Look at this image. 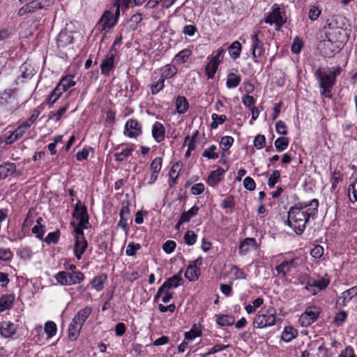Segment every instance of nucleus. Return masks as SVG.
Segmentation results:
<instances>
[{"label": "nucleus", "instance_id": "f257e3e1", "mask_svg": "<svg viewBox=\"0 0 357 357\" xmlns=\"http://www.w3.org/2000/svg\"><path fill=\"white\" fill-rule=\"evenodd\" d=\"M319 201L313 199L309 202H299L291 206L288 212L287 224L297 234H301L310 217L317 213Z\"/></svg>", "mask_w": 357, "mask_h": 357}, {"label": "nucleus", "instance_id": "f03ea898", "mask_svg": "<svg viewBox=\"0 0 357 357\" xmlns=\"http://www.w3.org/2000/svg\"><path fill=\"white\" fill-rule=\"evenodd\" d=\"M298 280L302 285L305 286V289L316 294L319 291L326 289L330 283V280L326 278H321L317 280L308 275L303 273L298 277Z\"/></svg>", "mask_w": 357, "mask_h": 357}, {"label": "nucleus", "instance_id": "7ed1b4c3", "mask_svg": "<svg viewBox=\"0 0 357 357\" xmlns=\"http://www.w3.org/2000/svg\"><path fill=\"white\" fill-rule=\"evenodd\" d=\"M314 76L321 89V95L324 98H331L332 90L335 82L328 75L326 71H323L320 68L314 71Z\"/></svg>", "mask_w": 357, "mask_h": 357}, {"label": "nucleus", "instance_id": "20e7f679", "mask_svg": "<svg viewBox=\"0 0 357 357\" xmlns=\"http://www.w3.org/2000/svg\"><path fill=\"white\" fill-rule=\"evenodd\" d=\"M276 322L275 313L273 310H264L261 309L253 321V326L263 328L273 326Z\"/></svg>", "mask_w": 357, "mask_h": 357}, {"label": "nucleus", "instance_id": "39448f33", "mask_svg": "<svg viewBox=\"0 0 357 357\" xmlns=\"http://www.w3.org/2000/svg\"><path fill=\"white\" fill-rule=\"evenodd\" d=\"M53 3V0H33L22 7L18 11V15L23 16L26 13H34L38 10L51 6Z\"/></svg>", "mask_w": 357, "mask_h": 357}, {"label": "nucleus", "instance_id": "423d86ee", "mask_svg": "<svg viewBox=\"0 0 357 357\" xmlns=\"http://www.w3.org/2000/svg\"><path fill=\"white\" fill-rule=\"evenodd\" d=\"M264 22L267 24H275V29L279 30L286 22L284 13L281 11L280 8L276 4L274 5L272 12L269 13Z\"/></svg>", "mask_w": 357, "mask_h": 357}, {"label": "nucleus", "instance_id": "0eeeda50", "mask_svg": "<svg viewBox=\"0 0 357 357\" xmlns=\"http://www.w3.org/2000/svg\"><path fill=\"white\" fill-rule=\"evenodd\" d=\"M319 310L316 307H310L300 316L298 321L302 326L307 327L318 318Z\"/></svg>", "mask_w": 357, "mask_h": 357}, {"label": "nucleus", "instance_id": "6e6552de", "mask_svg": "<svg viewBox=\"0 0 357 357\" xmlns=\"http://www.w3.org/2000/svg\"><path fill=\"white\" fill-rule=\"evenodd\" d=\"M135 147L136 146L134 144L117 146L114 149L116 151L114 153L115 160L119 162L124 161L128 157L131 155Z\"/></svg>", "mask_w": 357, "mask_h": 357}, {"label": "nucleus", "instance_id": "1a4fd4ad", "mask_svg": "<svg viewBox=\"0 0 357 357\" xmlns=\"http://www.w3.org/2000/svg\"><path fill=\"white\" fill-rule=\"evenodd\" d=\"M73 216L79 220V225L84 226L89 224V215L87 212V208L85 205L81 204L80 201L75 206Z\"/></svg>", "mask_w": 357, "mask_h": 357}, {"label": "nucleus", "instance_id": "9d476101", "mask_svg": "<svg viewBox=\"0 0 357 357\" xmlns=\"http://www.w3.org/2000/svg\"><path fill=\"white\" fill-rule=\"evenodd\" d=\"M142 133V126L135 119H129L124 129V134L129 137H136Z\"/></svg>", "mask_w": 357, "mask_h": 357}, {"label": "nucleus", "instance_id": "9b49d317", "mask_svg": "<svg viewBox=\"0 0 357 357\" xmlns=\"http://www.w3.org/2000/svg\"><path fill=\"white\" fill-rule=\"evenodd\" d=\"M298 259L297 258L289 261H284L279 266L275 267V270L278 274H282V277L284 278L288 272L298 267Z\"/></svg>", "mask_w": 357, "mask_h": 357}, {"label": "nucleus", "instance_id": "f8f14e48", "mask_svg": "<svg viewBox=\"0 0 357 357\" xmlns=\"http://www.w3.org/2000/svg\"><path fill=\"white\" fill-rule=\"evenodd\" d=\"M74 38L73 33L67 30H62L56 38L58 47H65L68 45L73 43Z\"/></svg>", "mask_w": 357, "mask_h": 357}, {"label": "nucleus", "instance_id": "ddd939ff", "mask_svg": "<svg viewBox=\"0 0 357 357\" xmlns=\"http://www.w3.org/2000/svg\"><path fill=\"white\" fill-rule=\"evenodd\" d=\"M252 55L254 58H259L264 52V44L259 39L258 31L252 36Z\"/></svg>", "mask_w": 357, "mask_h": 357}, {"label": "nucleus", "instance_id": "4468645a", "mask_svg": "<svg viewBox=\"0 0 357 357\" xmlns=\"http://www.w3.org/2000/svg\"><path fill=\"white\" fill-rule=\"evenodd\" d=\"M339 19H341V17L338 15L332 17L330 22L329 20L327 21V27L331 31L328 33L329 35L338 34L340 36L338 37V40H341L343 29L340 25L338 24Z\"/></svg>", "mask_w": 357, "mask_h": 357}, {"label": "nucleus", "instance_id": "2eb2a0df", "mask_svg": "<svg viewBox=\"0 0 357 357\" xmlns=\"http://www.w3.org/2000/svg\"><path fill=\"white\" fill-rule=\"evenodd\" d=\"M16 326L10 321H3L0 326L1 335L5 338L12 337L16 333Z\"/></svg>", "mask_w": 357, "mask_h": 357}, {"label": "nucleus", "instance_id": "dca6fc26", "mask_svg": "<svg viewBox=\"0 0 357 357\" xmlns=\"http://www.w3.org/2000/svg\"><path fill=\"white\" fill-rule=\"evenodd\" d=\"M114 56L115 54L109 52L106 58L103 60L100 65L101 73L105 75H108L109 72L114 66Z\"/></svg>", "mask_w": 357, "mask_h": 357}, {"label": "nucleus", "instance_id": "f3484780", "mask_svg": "<svg viewBox=\"0 0 357 357\" xmlns=\"http://www.w3.org/2000/svg\"><path fill=\"white\" fill-rule=\"evenodd\" d=\"M116 22V20L114 19L112 13L107 10L100 18L99 25L101 26L102 29L104 30L105 29H110L113 27Z\"/></svg>", "mask_w": 357, "mask_h": 357}, {"label": "nucleus", "instance_id": "a211bd4d", "mask_svg": "<svg viewBox=\"0 0 357 357\" xmlns=\"http://www.w3.org/2000/svg\"><path fill=\"white\" fill-rule=\"evenodd\" d=\"M88 243L85 238L75 239L73 251L77 259H81L83 253L86 251Z\"/></svg>", "mask_w": 357, "mask_h": 357}, {"label": "nucleus", "instance_id": "6ab92c4d", "mask_svg": "<svg viewBox=\"0 0 357 357\" xmlns=\"http://www.w3.org/2000/svg\"><path fill=\"white\" fill-rule=\"evenodd\" d=\"M152 135L154 139L160 142L165 139V127L160 122H155L152 128Z\"/></svg>", "mask_w": 357, "mask_h": 357}, {"label": "nucleus", "instance_id": "aec40b11", "mask_svg": "<svg viewBox=\"0 0 357 357\" xmlns=\"http://www.w3.org/2000/svg\"><path fill=\"white\" fill-rule=\"evenodd\" d=\"M182 270H181L177 274L168 278L163 284L162 287L169 289L172 288H176L180 285V282L182 280L181 277Z\"/></svg>", "mask_w": 357, "mask_h": 357}, {"label": "nucleus", "instance_id": "412c9836", "mask_svg": "<svg viewBox=\"0 0 357 357\" xmlns=\"http://www.w3.org/2000/svg\"><path fill=\"white\" fill-rule=\"evenodd\" d=\"M92 309L90 307H86L80 310L73 318L75 323L83 326L87 318L91 314Z\"/></svg>", "mask_w": 357, "mask_h": 357}, {"label": "nucleus", "instance_id": "4be33fe9", "mask_svg": "<svg viewBox=\"0 0 357 357\" xmlns=\"http://www.w3.org/2000/svg\"><path fill=\"white\" fill-rule=\"evenodd\" d=\"M225 172V169L222 167H219L216 170L213 171L208 177L207 183L211 186L216 185L220 181Z\"/></svg>", "mask_w": 357, "mask_h": 357}, {"label": "nucleus", "instance_id": "5701e85b", "mask_svg": "<svg viewBox=\"0 0 357 357\" xmlns=\"http://www.w3.org/2000/svg\"><path fill=\"white\" fill-rule=\"evenodd\" d=\"M357 295V286H354L351 289L344 291L342 296L339 297L337 303L339 304L345 305L347 301L351 300L354 296Z\"/></svg>", "mask_w": 357, "mask_h": 357}, {"label": "nucleus", "instance_id": "b1692460", "mask_svg": "<svg viewBox=\"0 0 357 357\" xmlns=\"http://www.w3.org/2000/svg\"><path fill=\"white\" fill-rule=\"evenodd\" d=\"M14 296L12 294L3 295L0 298V312L9 310L13 307Z\"/></svg>", "mask_w": 357, "mask_h": 357}, {"label": "nucleus", "instance_id": "393cba45", "mask_svg": "<svg viewBox=\"0 0 357 357\" xmlns=\"http://www.w3.org/2000/svg\"><path fill=\"white\" fill-rule=\"evenodd\" d=\"M192 54V50L186 48L180 51L174 58L173 62L176 64H182L187 61Z\"/></svg>", "mask_w": 357, "mask_h": 357}, {"label": "nucleus", "instance_id": "a878e982", "mask_svg": "<svg viewBox=\"0 0 357 357\" xmlns=\"http://www.w3.org/2000/svg\"><path fill=\"white\" fill-rule=\"evenodd\" d=\"M82 328V326L75 323L73 319L68 328V337L70 340H76L79 335V332Z\"/></svg>", "mask_w": 357, "mask_h": 357}, {"label": "nucleus", "instance_id": "bb28decb", "mask_svg": "<svg viewBox=\"0 0 357 357\" xmlns=\"http://www.w3.org/2000/svg\"><path fill=\"white\" fill-rule=\"evenodd\" d=\"M107 279V275L102 273L95 277L91 281L92 287L98 291H101L104 288V284Z\"/></svg>", "mask_w": 357, "mask_h": 357}, {"label": "nucleus", "instance_id": "cd10ccee", "mask_svg": "<svg viewBox=\"0 0 357 357\" xmlns=\"http://www.w3.org/2000/svg\"><path fill=\"white\" fill-rule=\"evenodd\" d=\"M189 104L187 99L183 96H178L176 100V107L178 114L185 113L188 109Z\"/></svg>", "mask_w": 357, "mask_h": 357}, {"label": "nucleus", "instance_id": "c85d7f7f", "mask_svg": "<svg viewBox=\"0 0 357 357\" xmlns=\"http://www.w3.org/2000/svg\"><path fill=\"white\" fill-rule=\"evenodd\" d=\"M296 335L297 331L293 327H285L282 333L281 338L284 342H289L295 338Z\"/></svg>", "mask_w": 357, "mask_h": 357}, {"label": "nucleus", "instance_id": "c756f323", "mask_svg": "<svg viewBox=\"0 0 357 357\" xmlns=\"http://www.w3.org/2000/svg\"><path fill=\"white\" fill-rule=\"evenodd\" d=\"M199 275V268L195 267V266H192V264H189L185 273V277L189 281H195L198 278Z\"/></svg>", "mask_w": 357, "mask_h": 357}, {"label": "nucleus", "instance_id": "7c9ffc66", "mask_svg": "<svg viewBox=\"0 0 357 357\" xmlns=\"http://www.w3.org/2000/svg\"><path fill=\"white\" fill-rule=\"evenodd\" d=\"M162 78L169 79L174 77L177 73V68L174 65L167 64L162 69Z\"/></svg>", "mask_w": 357, "mask_h": 357}, {"label": "nucleus", "instance_id": "2f4dec72", "mask_svg": "<svg viewBox=\"0 0 357 357\" xmlns=\"http://www.w3.org/2000/svg\"><path fill=\"white\" fill-rule=\"evenodd\" d=\"M241 76L231 73L228 74L226 82L227 87L229 89L236 87L241 82Z\"/></svg>", "mask_w": 357, "mask_h": 357}, {"label": "nucleus", "instance_id": "473e14b6", "mask_svg": "<svg viewBox=\"0 0 357 357\" xmlns=\"http://www.w3.org/2000/svg\"><path fill=\"white\" fill-rule=\"evenodd\" d=\"M255 245L256 241L255 238H245L239 246V253L241 255L245 254L249 250L250 246H255Z\"/></svg>", "mask_w": 357, "mask_h": 357}, {"label": "nucleus", "instance_id": "72a5a7b5", "mask_svg": "<svg viewBox=\"0 0 357 357\" xmlns=\"http://www.w3.org/2000/svg\"><path fill=\"white\" fill-rule=\"evenodd\" d=\"M216 322L222 326H231L234 323V318L228 315H215Z\"/></svg>", "mask_w": 357, "mask_h": 357}, {"label": "nucleus", "instance_id": "f704fd0d", "mask_svg": "<svg viewBox=\"0 0 357 357\" xmlns=\"http://www.w3.org/2000/svg\"><path fill=\"white\" fill-rule=\"evenodd\" d=\"M63 93L64 91H63L60 86L57 85L49 96L47 103L50 105H53Z\"/></svg>", "mask_w": 357, "mask_h": 357}, {"label": "nucleus", "instance_id": "c9c22d12", "mask_svg": "<svg viewBox=\"0 0 357 357\" xmlns=\"http://www.w3.org/2000/svg\"><path fill=\"white\" fill-rule=\"evenodd\" d=\"M199 209V206L195 205L188 211H184L180 217L181 218V222H187L190 221L192 218L197 214Z\"/></svg>", "mask_w": 357, "mask_h": 357}, {"label": "nucleus", "instance_id": "e433bc0d", "mask_svg": "<svg viewBox=\"0 0 357 357\" xmlns=\"http://www.w3.org/2000/svg\"><path fill=\"white\" fill-rule=\"evenodd\" d=\"M24 133L22 131L21 128L18 127L8 136L5 137V142L6 144H12L16 140L20 139Z\"/></svg>", "mask_w": 357, "mask_h": 357}, {"label": "nucleus", "instance_id": "4c0bfd02", "mask_svg": "<svg viewBox=\"0 0 357 357\" xmlns=\"http://www.w3.org/2000/svg\"><path fill=\"white\" fill-rule=\"evenodd\" d=\"M241 52V45L238 41H234L229 47V53L230 56L236 59L240 56Z\"/></svg>", "mask_w": 357, "mask_h": 357}, {"label": "nucleus", "instance_id": "58836bf2", "mask_svg": "<svg viewBox=\"0 0 357 357\" xmlns=\"http://www.w3.org/2000/svg\"><path fill=\"white\" fill-rule=\"evenodd\" d=\"M0 167L3 178L13 174L16 169L15 164L12 162L5 163L4 165H0Z\"/></svg>", "mask_w": 357, "mask_h": 357}, {"label": "nucleus", "instance_id": "ea45409f", "mask_svg": "<svg viewBox=\"0 0 357 357\" xmlns=\"http://www.w3.org/2000/svg\"><path fill=\"white\" fill-rule=\"evenodd\" d=\"M202 335V331L199 330L196 324H194L192 328L184 333V340L189 341L192 340L197 337Z\"/></svg>", "mask_w": 357, "mask_h": 357}, {"label": "nucleus", "instance_id": "a19ab883", "mask_svg": "<svg viewBox=\"0 0 357 357\" xmlns=\"http://www.w3.org/2000/svg\"><path fill=\"white\" fill-rule=\"evenodd\" d=\"M218 64L214 61H210L206 65L205 71L208 79H213L218 70Z\"/></svg>", "mask_w": 357, "mask_h": 357}, {"label": "nucleus", "instance_id": "79ce46f5", "mask_svg": "<svg viewBox=\"0 0 357 357\" xmlns=\"http://www.w3.org/2000/svg\"><path fill=\"white\" fill-rule=\"evenodd\" d=\"M289 143V140L287 137H280L275 141V146L278 152H282L285 150Z\"/></svg>", "mask_w": 357, "mask_h": 357}, {"label": "nucleus", "instance_id": "37998d69", "mask_svg": "<svg viewBox=\"0 0 357 357\" xmlns=\"http://www.w3.org/2000/svg\"><path fill=\"white\" fill-rule=\"evenodd\" d=\"M75 82L73 81V77H70V76H68V77L62 78L58 85L65 92L70 87L75 86Z\"/></svg>", "mask_w": 357, "mask_h": 357}, {"label": "nucleus", "instance_id": "c03bdc74", "mask_svg": "<svg viewBox=\"0 0 357 357\" xmlns=\"http://www.w3.org/2000/svg\"><path fill=\"white\" fill-rule=\"evenodd\" d=\"M69 278L70 273L66 271H60L55 275V279L61 285H70Z\"/></svg>", "mask_w": 357, "mask_h": 357}, {"label": "nucleus", "instance_id": "a18cd8bd", "mask_svg": "<svg viewBox=\"0 0 357 357\" xmlns=\"http://www.w3.org/2000/svg\"><path fill=\"white\" fill-rule=\"evenodd\" d=\"M216 150L217 146L213 144L210 146L208 149L204 151L202 156L208 158V160L217 159L218 158L219 155L218 153L216 152Z\"/></svg>", "mask_w": 357, "mask_h": 357}, {"label": "nucleus", "instance_id": "49530a36", "mask_svg": "<svg viewBox=\"0 0 357 357\" xmlns=\"http://www.w3.org/2000/svg\"><path fill=\"white\" fill-rule=\"evenodd\" d=\"M84 279V275L81 272L76 271L70 273L69 283L70 285L73 284L80 283Z\"/></svg>", "mask_w": 357, "mask_h": 357}, {"label": "nucleus", "instance_id": "de8ad7c7", "mask_svg": "<svg viewBox=\"0 0 357 357\" xmlns=\"http://www.w3.org/2000/svg\"><path fill=\"white\" fill-rule=\"evenodd\" d=\"M211 118L213 121L211 124V127L213 129L217 128L219 125L224 123L227 121V116L225 115L213 114Z\"/></svg>", "mask_w": 357, "mask_h": 357}, {"label": "nucleus", "instance_id": "09e8293b", "mask_svg": "<svg viewBox=\"0 0 357 357\" xmlns=\"http://www.w3.org/2000/svg\"><path fill=\"white\" fill-rule=\"evenodd\" d=\"M321 13V8L319 6L312 5L310 7L308 17L311 21H314L319 18Z\"/></svg>", "mask_w": 357, "mask_h": 357}, {"label": "nucleus", "instance_id": "8fccbe9b", "mask_svg": "<svg viewBox=\"0 0 357 357\" xmlns=\"http://www.w3.org/2000/svg\"><path fill=\"white\" fill-rule=\"evenodd\" d=\"M45 332L47 333L48 338H51L56 333V326L54 321H49L46 322L44 327Z\"/></svg>", "mask_w": 357, "mask_h": 357}, {"label": "nucleus", "instance_id": "3c124183", "mask_svg": "<svg viewBox=\"0 0 357 357\" xmlns=\"http://www.w3.org/2000/svg\"><path fill=\"white\" fill-rule=\"evenodd\" d=\"M60 237V231L57 230L54 232H50L47 234V237L44 239V241L50 245L51 243L56 244L58 243Z\"/></svg>", "mask_w": 357, "mask_h": 357}, {"label": "nucleus", "instance_id": "603ef678", "mask_svg": "<svg viewBox=\"0 0 357 357\" xmlns=\"http://www.w3.org/2000/svg\"><path fill=\"white\" fill-rule=\"evenodd\" d=\"M197 238V234L191 230H188L184 235L185 243L190 246L195 243Z\"/></svg>", "mask_w": 357, "mask_h": 357}, {"label": "nucleus", "instance_id": "864d4df0", "mask_svg": "<svg viewBox=\"0 0 357 357\" xmlns=\"http://www.w3.org/2000/svg\"><path fill=\"white\" fill-rule=\"evenodd\" d=\"M280 178V172L278 170H274L270 175L268 180V185L270 188H273L275 185Z\"/></svg>", "mask_w": 357, "mask_h": 357}, {"label": "nucleus", "instance_id": "5fc2aeb1", "mask_svg": "<svg viewBox=\"0 0 357 357\" xmlns=\"http://www.w3.org/2000/svg\"><path fill=\"white\" fill-rule=\"evenodd\" d=\"M234 138L231 136H225L220 140V146L224 151L229 149L234 143Z\"/></svg>", "mask_w": 357, "mask_h": 357}, {"label": "nucleus", "instance_id": "6e6d98bb", "mask_svg": "<svg viewBox=\"0 0 357 357\" xmlns=\"http://www.w3.org/2000/svg\"><path fill=\"white\" fill-rule=\"evenodd\" d=\"M348 195L351 202H357V179L354 184L349 185Z\"/></svg>", "mask_w": 357, "mask_h": 357}, {"label": "nucleus", "instance_id": "4d7b16f0", "mask_svg": "<svg viewBox=\"0 0 357 357\" xmlns=\"http://www.w3.org/2000/svg\"><path fill=\"white\" fill-rule=\"evenodd\" d=\"M71 225L74 227V231L75 233V239L85 238L84 236L83 228H86V225L84 226H80L79 223L77 225L75 222H71Z\"/></svg>", "mask_w": 357, "mask_h": 357}, {"label": "nucleus", "instance_id": "13d9d810", "mask_svg": "<svg viewBox=\"0 0 357 357\" xmlns=\"http://www.w3.org/2000/svg\"><path fill=\"white\" fill-rule=\"evenodd\" d=\"M162 159L160 157L155 158L151 163L150 169L155 173H159L162 168Z\"/></svg>", "mask_w": 357, "mask_h": 357}, {"label": "nucleus", "instance_id": "bf43d9fd", "mask_svg": "<svg viewBox=\"0 0 357 357\" xmlns=\"http://www.w3.org/2000/svg\"><path fill=\"white\" fill-rule=\"evenodd\" d=\"M13 254L9 248H0V260L8 261L13 258Z\"/></svg>", "mask_w": 357, "mask_h": 357}, {"label": "nucleus", "instance_id": "052dcab7", "mask_svg": "<svg viewBox=\"0 0 357 357\" xmlns=\"http://www.w3.org/2000/svg\"><path fill=\"white\" fill-rule=\"evenodd\" d=\"M11 98V89L5 90L0 93V107L6 106Z\"/></svg>", "mask_w": 357, "mask_h": 357}, {"label": "nucleus", "instance_id": "680f3d73", "mask_svg": "<svg viewBox=\"0 0 357 357\" xmlns=\"http://www.w3.org/2000/svg\"><path fill=\"white\" fill-rule=\"evenodd\" d=\"M221 207L223 208L233 209L235 206L234 197L232 195L227 197L221 203Z\"/></svg>", "mask_w": 357, "mask_h": 357}, {"label": "nucleus", "instance_id": "e2e57ef3", "mask_svg": "<svg viewBox=\"0 0 357 357\" xmlns=\"http://www.w3.org/2000/svg\"><path fill=\"white\" fill-rule=\"evenodd\" d=\"M164 78H160L158 81L151 86V90L152 94H157L160 91L164 88Z\"/></svg>", "mask_w": 357, "mask_h": 357}, {"label": "nucleus", "instance_id": "0e129e2a", "mask_svg": "<svg viewBox=\"0 0 357 357\" xmlns=\"http://www.w3.org/2000/svg\"><path fill=\"white\" fill-rule=\"evenodd\" d=\"M140 248L141 245L139 243H130L126 248V254L128 256H134Z\"/></svg>", "mask_w": 357, "mask_h": 357}, {"label": "nucleus", "instance_id": "69168bd1", "mask_svg": "<svg viewBox=\"0 0 357 357\" xmlns=\"http://www.w3.org/2000/svg\"><path fill=\"white\" fill-rule=\"evenodd\" d=\"M342 68L340 66H335L328 69V71H326L329 77L332 78L336 82V77L339 76L342 73Z\"/></svg>", "mask_w": 357, "mask_h": 357}, {"label": "nucleus", "instance_id": "338daca9", "mask_svg": "<svg viewBox=\"0 0 357 357\" xmlns=\"http://www.w3.org/2000/svg\"><path fill=\"white\" fill-rule=\"evenodd\" d=\"M266 144V137L263 135H258L254 139V146L257 149H261L264 147Z\"/></svg>", "mask_w": 357, "mask_h": 357}, {"label": "nucleus", "instance_id": "774afa93", "mask_svg": "<svg viewBox=\"0 0 357 357\" xmlns=\"http://www.w3.org/2000/svg\"><path fill=\"white\" fill-rule=\"evenodd\" d=\"M243 186L246 190L252 191L255 189L256 184L253 178L247 176L243 180Z\"/></svg>", "mask_w": 357, "mask_h": 357}]
</instances>
